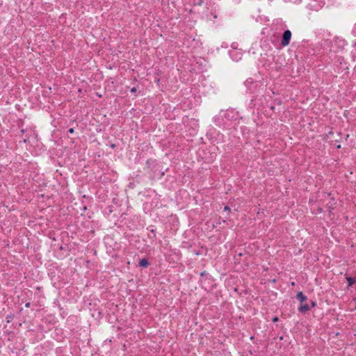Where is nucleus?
Masks as SVG:
<instances>
[{
	"label": "nucleus",
	"instance_id": "4",
	"mask_svg": "<svg viewBox=\"0 0 356 356\" xmlns=\"http://www.w3.org/2000/svg\"><path fill=\"white\" fill-rule=\"evenodd\" d=\"M148 265H149V262H148L147 259L143 258L140 260V262H139L140 266H141L143 268H146V267H147Z\"/></svg>",
	"mask_w": 356,
	"mask_h": 356
},
{
	"label": "nucleus",
	"instance_id": "11",
	"mask_svg": "<svg viewBox=\"0 0 356 356\" xmlns=\"http://www.w3.org/2000/svg\"><path fill=\"white\" fill-rule=\"evenodd\" d=\"M224 210H225V211H230V209H229V207L225 206V208H224Z\"/></svg>",
	"mask_w": 356,
	"mask_h": 356
},
{
	"label": "nucleus",
	"instance_id": "3",
	"mask_svg": "<svg viewBox=\"0 0 356 356\" xmlns=\"http://www.w3.org/2000/svg\"><path fill=\"white\" fill-rule=\"evenodd\" d=\"M309 310V307L307 304H301L300 307H299V311L300 312H306Z\"/></svg>",
	"mask_w": 356,
	"mask_h": 356
},
{
	"label": "nucleus",
	"instance_id": "9",
	"mask_svg": "<svg viewBox=\"0 0 356 356\" xmlns=\"http://www.w3.org/2000/svg\"><path fill=\"white\" fill-rule=\"evenodd\" d=\"M136 90H137V89H136V88H135V87L132 88L130 90L131 92H132V93L136 92Z\"/></svg>",
	"mask_w": 356,
	"mask_h": 356
},
{
	"label": "nucleus",
	"instance_id": "7",
	"mask_svg": "<svg viewBox=\"0 0 356 356\" xmlns=\"http://www.w3.org/2000/svg\"><path fill=\"white\" fill-rule=\"evenodd\" d=\"M346 280L349 286H351L355 282V279L353 277H347Z\"/></svg>",
	"mask_w": 356,
	"mask_h": 356
},
{
	"label": "nucleus",
	"instance_id": "5",
	"mask_svg": "<svg viewBox=\"0 0 356 356\" xmlns=\"http://www.w3.org/2000/svg\"><path fill=\"white\" fill-rule=\"evenodd\" d=\"M297 298L302 303L307 300V297L302 293V292H298L297 294Z\"/></svg>",
	"mask_w": 356,
	"mask_h": 356
},
{
	"label": "nucleus",
	"instance_id": "14",
	"mask_svg": "<svg viewBox=\"0 0 356 356\" xmlns=\"http://www.w3.org/2000/svg\"><path fill=\"white\" fill-rule=\"evenodd\" d=\"M312 306H313V307H315V306H316V303H315L314 302H312Z\"/></svg>",
	"mask_w": 356,
	"mask_h": 356
},
{
	"label": "nucleus",
	"instance_id": "10",
	"mask_svg": "<svg viewBox=\"0 0 356 356\" xmlns=\"http://www.w3.org/2000/svg\"><path fill=\"white\" fill-rule=\"evenodd\" d=\"M68 132L70 134H73L74 132V129L73 128H70L69 129Z\"/></svg>",
	"mask_w": 356,
	"mask_h": 356
},
{
	"label": "nucleus",
	"instance_id": "12",
	"mask_svg": "<svg viewBox=\"0 0 356 356\" xmlns=\"http://www.w3.org/2000/svg\"><path fill=\"white\" fill-rule=\"evenodd\" d=\"M30 306H31V303H30V302H27V303H26V305H25V307H30Z\"/></svg>",
	"mask_w": 356,
	"mask_h": 356
},
{
	"label": "nucleus",
	"instance_id": "8",
	"mask_svg": "<svg viewBox=\"0 0 356 356\" xmlns=\"http://www.w3.org/2000/svg\"><path fill=\"white\" fill-rule=\"evenodd\" d=\"M352 33L354 35L356 36V24H355L353 29V31H352Z\"/></svg>",
	"mask_w": 356,
	"mask_h": 356
},
{
	"label": "nucleus",
	"instance_id": "1",
	"mask_svg": "<svg viewBox=\"0 0 356 356\" xmlns=\"http://www.w3.org/2000/svg\"><path fill=\"white\" fill-rule=\"evenodd\" d=\"M291 38V32L289 30H286L284 32L282 39V44L286 47L289 44Z\"/></svg>",
	"mask_w": 356,
	"mask_h": 356
},
{
	"label": "nucleus",
	"instance_id": "13",
	"mask_svg": "<svg viewBox=\"0 0 356 356\" xmlns=\"http://www.w3.org/2000/svg\"><path fill=\"white\" fill-rule=\"evenodd\" d=\"M277 320H278V318H277V317H275V318H273V321H277Z\"/></svg>",
	"mask_w": 356,
	"mask_h": 356
},
{
	"label": "nucleus",
	"instance_id": "2",
	"mask_svg": "<svg viewBox=\"0 0 356 356\" xmlns=\"http://www.w3.org/2000/svg\"><path fill=\"white\" fill-rule=\"evenodd\" d=\"M229 55L232 58V59L234 61H238L242 58V54L241 51H238L237 50H232L229 51Z\"/></svg>",
	"mask_w": 356,
	"mask_h": 356
},
{
	"label": "nucleus",
	"instance_id": "6",
	"mask_svg": "<svg viewBox=\"0 0 356 356\" xmlns=\"http://www.w3.org/2000/svg\"><path fill=\"white\" fill-rule=\"evenodd\" d=\"M335 42L337 43L340 47H343L346 45V42L343 40L337 39Z\"/></svg>",
	"mask_w": 356,
	"mask_h": 356
}]
</instances>
